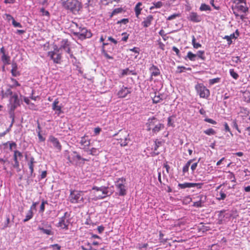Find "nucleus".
I'll use <instances>...</instances> for the list:
<instances>
[{
  "label": "nucleus",
  "instance_id": "nucleus-1",
  "mask_svg": "<svg viewBox=\"0 0 250 250\" xmlns=\"http://www.w3.org/2000/svg\"><path fill=\"white\" fill-rule=\"evenodd\" d=\"M86 191L71 190L69 200L72 204H84L89 202V197L86 195Z\"/></svg>",
  "mask_w": 250,
  "mask_h": 250
},
{
  "label": "nucleus",
  "instance_id": "nucleus-2",
  "mask_svg": "<svg viewBox=\"0 0 250 250\" xmlns=\"http://www.w3.org/2000/svg\"><path fill=\"white\" fill-rule=\"evenodd\" d=\"M62 6L74 14L77 13L82 8L81 3L78 0H66L62 2Z\"/></svg>",
  "mask_w": 250,
  "mask_h": 250
},
{
  "label": "nucleus",
  "instance_id": "nucleus-3",
  "mask_svg": "<svg viewBox=\"0 0 250 250\" xmlns=\"http://www.w3.org/2000/svg\"><path fill=\"white\" fill-rule=\"evenodd\" d=\"M11 107L10 112V118L12 119L10 127H11L15 121V115L14 111L16 108L20 106V101L18 98L17 94L15 93L10 97Z\"/></svg>",
  "mask_w": 250,
  "mask_h": 250
},
{
  "label": "nucleus",
  "instance_id": "nucleus-4",
  "mask_svg": "<svg viewBox=\"0 0 250 250\" xmlns=\"http://www.w3.org/2000/svg\"><path fill=\"white\" fill-rule=\"evenodd\" d=\"M195 89L200 97L207 99L210 96V91L202 83H197Z\"/></svg>",
  "mask_w": 250,
  "mask_h": 250
},
{
  "label": "nucleus",
  "instance_id": "nucleus-5",
  "mask_svg": "<svg viewBox=\"0 0 250 250\" xmlns=\"http://www.w3.org/2000/svg\"><path fill=\"white\" fill-rule=\"evenodd\" d=\"M117 135L118 138L117 139L121 146H126L130 141L129 138V133L125 130H121L119 132L115 134Z\"/></svg>",
  "mask_w": 250,
  "mask_h": 250
},
{
  "label": "nucleus",
  "instance_id": "nucleus-6",
  "mask_svg": "<svg viewBox=\"0 0 250 250\" xmlns=\"http://www.w3.org/2000/svg\"><path fill=\"white\" fill-rule=\"evenodd\" d=\"M126 179L124 177L118 178L115 182V186L119 191L120 196H125L126 194V189L125 186Z\"/></svg>",
  "mask_w": 250,
  "mask_h": 250
},
{
  "label": "nucleus",
  "instance_id": "nucleus-7",
  "mask_svg": "<svg viewBox=\"0 0 250 250\" xmlns=\"http://www.w3.org/2000/svg\"><path fill=\"white\" fill-rule=\"evenodd\" d=\"M48 146L54 148L57 152H60L62 149V146L58 138L53 135H50L48 139Z\"/></svg>",
  "mask_w": 250,
  "mask_h": 250
},
{
  "label": "nucleus",
  "instance_id": "nucleus-8",
  "mask_svg": "<svg viewBox=\"0 0 250 250\" xmlns=\"http://www.w3.org/2000/svg\"><path fill=\"white\" fill-rule=\"evenodd\" d=\"M70 213L67 212H65L63 216L60 218L59 221L57 226L61 228L62 229L67 230L70 223Z\"/></svg>",
  "mask_w": 250,
  "mask_h": 250
},
{
  "label": "nucleus",
  "instance_id": "nucleus-9",
  "mask_svg": "<svg viewBox=\"0 0 250 250\" xmlns=\"http://www.w3.org/2000/svg\"><path fill=\"white\" fill-rule=\"evenodd\" d=\"M73 34L81 39L89 38L92 36V33L90 31H88L86 28L82 27H79L78 29H74Z\"/></svg>",
  "mask_w": 250,
  "mask_h": 250
},
{
  "label": "nucleus",
  "instance_id": "nucleus-10",
  "mask_svg": "<svg viewBox=\"0 0 250 250\" xmlns=\"http://www.w3.org/2000/svg\"><path fill=\"white\" fill-rule=\"evenodd\" d=\"M67 160L71 163L78 164L80 161H88V160L83 158L76 151H72L67 157Z\"/></svg>",
  "mask_w": 250,
  "mask_h": 250
},
{
  "label": "nucleus",
  "instance_id": "nucleus-11",
  "mask_svg": "<svg viewBox=\"0 0 250 250\" xmlns=\"http://www.w3.org/2000/svg\"><path fill=\"white\" fill-rule=\"evenodd\" d=\"M114 50V47L111 44L103 42L102 49V53L107 59H113V58L108 55V53H112Z\"/></svg>",
  "mask_w": 250,
  "mask_h": 250
},
{
  "label": "nucleus",
  "instance_id": "nucleus-12",
  "mask_svg": "<svg viewBox=\"0 0 250 250\" xmlns=\"http://www.w3.org/2000/svg\"><path fill=\"white\" fill-rule=\"evenodd\" d=\"M59 49L58 48H55L53 51H49L48 53V56L53 60L55 63H61L62 59V54L59 53Z\"/></svg>",
  "mask_w": 250,
  "mask_h": 250
},
{
  "label": "nucleus",
  "instance_id": "nucleus-13",
  "mask_svg": "<svg viewBox=\"0 0 250 250\" xmlns=\"http://www.w3.org/2000/svg\"><path fill=\"white\" fill-rule=\"evenodd\" d=\"M108 187H97L96 186H94L92 188V190H95L96 191H100L102 192L103 195H99L97 199H104V198L110 196L113 192V191H111L109 192L108 191Z\"/></svg>",
  "mask_w": 250,
  "mask_h": 250
},
{
  "label": "nucleus",
  "instance_id": "nucleus-14",
  "mask_svg": "<svg viewBox=\"0 0 250 250\" xmlns=\"http://www.w3.org/2000/svg\"><path fill=\"white\" fill-rule=\"evenodd\" d=\"M131 88L123 86L117 92V96L119 98H124L126 97L128 94L131 93Z\"/></svg>",
  "mask_w": 250,
  "mask_h": 250
},
{
  "label": "nucleus",
  "instance_id": "nucleus-15",
  "mask_svg": "<svg viewBox=\"0 0 250 250\" xmlns=\"http://www.w3.org/2000/svg\"><path fill=\"white\" fill-rule=\"evenodd\" d=\"M203 183H184L183 184H179L178 187L181 188H190L196 187L197 188L200 189L202 188Z\"/></svg>",
  "mask_w": 250,
  "mask_h": 250
},
{
  "label": "nucleus",
  "instance_id": "nucleus-16",
  "mask_svg": "<svg viewBox=\"0 0 250 250\" xmlns=\"http://www.w3.org/2000/svg\"><path fill=\"white\" fill-rule=\"evenodd\" d=\"M80 144L83 146V149L84 151H88L87 147L90 146V140L88 139L87 136L84 135L81 138Z\"/></svg>",
  "mask_w": 250,
  "mask_h": 250
},
{
  "label": "nucleus",
  "instance_id": "nucleus-17",
  "mask_svg": "<svg viewBox=\"0 0 250 250\" xmlns=\"http://www.w3.org/2000/svg\"><path fill=\"white\" fill-rule=\"evenodd\" d=\"M157 122L158 120L155 117H152L151 118H148L146 124L147 131H150L152 129V128L155 126V125H156V123Z\"/></svg>",
  "mask_w": 250,
  "mask_h": 250
},
{
  "label": "nucleus",
  "instance_id": "nucleus-18",
  "mask_svg": "<svg viewBox=\"0 0 250 250\" xmlns=\"http://www.w3.org/2000/svg\"><path fill=\"white\" fill-rule=\"evenodd\" d=\"M235 10L246 13L248 11V8L247 7L246 4H240L239 2H237L234 8L233 13L236 16H238V14L236 13Z\"/></svg>",
  "mask_w": 250,
  "mask_h": 250
},
{
  "label": "nucleus",
  "instance_id": "nucleus-19",
  "mask_svg": "<svg viewBox=\"0 0 250 250\" xmlns=\"http://www.w3.org/2000/svg\"><path fill=\"white\" fill-rule=\"evenodd\" d=\"M59 101L58 99L54 100L52 104V109L55 111V113L58 115H60L61 113H63L62 111V107L59 105Z\"/></svg>",
  "mask_w": 250,
  "mask_h": 250
},
{
  "label": "nucleus",
  "instance_id": "nucleus-20",
  "mask_svg": "<svg viewBox=\"0 0 250 250\" xmlns=\"http://www.w3.org/2000/svg\"><path fill=\"white\" fill-rule=\"evenodd\" d=\"M154 20L153 16L149 15L146 18H144V21L142 22V25L145 28L149 27Z\"/></svg>",
  "mask_w": 250,
  "mask_h": 250
},
{
  "label": "nucleus",
  "instance_id": "nucleus-21",
  "mask_svg": "<svg viewBox=\"0 0 250 250\" xmlns=\"http://www.w3.org/2000/svg\"><path fill=\"white\" fill-rule=\"evenodd\" d=\"M188 19L193 22H198L201 21L202 18L197 13L191 12L189 15Z\"/></svg>",
  "mask_w": 250,
  "mask_h": 250
},
{
  "label": "nucleus",
  "instance_id": "nucleus-22",
  "mask_svg": "<svg viewBox=\"0 0 250 250\" xmlns=\"http://www.w3.org/2000/svg\"><path fill=\"white\" fill-rule=\"evenodd\" d=\"M151 78L153 76L157 77L160 75V71L157 66L152 65L149 68Z\"/></svg>",
  "mask_w": 250,
  "mask_h": 250
},
{
  "label": "nucleus",
  "instance_id": "nucleus-23",
  "mask_svg": "<svg viewBox=\"0 0 250 250\" xmlns=\"http://www.w3.org/2000/svg\"><path fill=\"white\" fill-rule=\"evenodd\" d=\"M206 199V196L204 195L200 196V199L199 201L194 202L193 206L197 208H201L204 206Z\"/></svg>",
  "mask_w": 250,
  "mask_h": 250
},
{
  "label": "nucleus",
  "instance_id": "nucleus-24",
  "mask_svg": "<svg viewBox=\"0 0 250 250\" xmlns=\"http://www.w3.org/2000/svg\"><path fill=\"white\" fill-rule=\"evenodd\" d=\"M23 156L22 153L18 150H15L14 154V160L15 162V167H18L19 166V162L18 160V157L21 159Z\"/></svg>",
  "mask_w": 250,
  "mask_h": 250
},
{
  "label": "nucleus",
  "instance_id": "nucleus-25",
  "mask_svg": "<svg viewBox=\"0 0 250 250\" xmlns=\"http://www.w3.org/2000/svg\"><path fill=\"white\" fill-rule=\"evenodd\" d=\"M35 163H36V161H35L34 158L33 157H31L28 162V166L30 169V173L31 176L33 175L34 172V167Z\"/></svg>",
  "mask_w": 250,
  "mask_h": 250
},
{
  "label": "nucleus",
  "instance_id": "nucleus-26",
  "mask_svg": "<svg viewBox=\"0 0 250 250\" xmlns=\"http://www.w3.org/2000/svg\"><path fill=\"white\" fill-rule=\"evenodd\" d=\"M48 228V229H44L43 228L39 227L38 229L41 230L43 233H44L48 235H53V232L52 231L51 227L50 226Z\"/></svg>",
  "mask_w": 250,
  "mask_h": 250
},
{
  "label": "nucleus",
  "instance_id": "nucleus-27",
  "mask_svg": "<svg viewBox=\"0 0 250 250\" xmlns=\"http://www.w3.org/2000/svg\"><path fill=\"white\" fill-rule=\"evenodd\" d=\"M142 5V3L141 2H138L134 8L135 15L137 18H139V15L141 14L142 8L141 6Z\"/></svg>",
  "mask_w": 250,
  "mask_h": 250
},
{
  "label": "nucleus",
  "instance_id": "nucleus-28",
  "mask_svg": "<svg viewBox=\"0 0 250 250\" xmlns=\"http://www.w3.org/2000/svg\"><path fill=\"white\" fill-rule=\"evenodd\" d=\"M18 66L17 64L15 62H13L12 64V69H11V73L12 75L14 77H16L20 75V73L18 71Z\"/></svg>",
  "mask_w": 250,
  "mask_h": 250
},
{
  "label": "nucleus",
  "instance_id": "nucleus-29",
  "mask_svg": "<svg viewBox=\"0 0 250 250\" xmlns=\"http://www.w3.org/2000/svg\"><path fill=\"white\" fill-rule=\"evenodd\" d=\"M164 128V125L162 124L158 123L152 128V131L153 133H157Z\"/></svg>",
  "mask_w": 250,
  "mask_h": 250
},
{
  "label": "nucleus",
  "instance_id": "nucleus-30",
  "mask_svg": "<svg viewBox=\"0 0 250 250\" xmlns=\"http://www.w3.org/2000/svg\"><path fill=\"white\" fill-rule=\"evenodd\" d=\"M193 160H194L193 159H190V160H188L187 162V163L185 164V165L183 167V169H182L183 175H185V174L186 173L188 172L189 167Z\"/></svg>",
  "mask_w": 250,
  "mask_h": 250
},
{
  "label": "nucleus",
  "instance_id": "nucleus-31",
  "mask_svg": "<svg viewBox=\"0 0 250 250\" xmlns=\"http://www.w3.org/2000/svg\"><path fill=\"white\" fill-rule=\"evenodd\" d=\"M86 152L88 154L93 156L98 155L100 152L99 149L95 147H92L90 149H88V151Z\"/></svg>",
  "mask_w": 250,
  "mask_h": 250
},
{
  "label": "nucleus",
  "instance_id": "nucleus-32",
  "mask_svg": "<svg viewBox=\"0 0 250 250\" xmlns=\"http://www.w3.org/2000/svg\"><path fill=\"white\" fill-rule=\"evenodd\" d=\"M196 55L193 54L192 52L189 51L187 53V56L185 57V59L186 60L188 58L191 61H195L196 60Z\"/></svg>",
  "mask_w": 250,
  "mask_h": 250
},
{
  "label": "nucleus",
  "instance_id": "nucleus-33",
  "mask_svg": "<svg viewBox=\"0 0 250 250\" xmlns=\"http://www.w3.org/2000/svg\"><path fill=\"white\" fill-rule=\"evenodd\" d=\"M33 216V211L29 209L26 213L25 219L23 220L24 222H27L30 220Z\"/></svg>",
  "mask_w": 250,
  "mask_h": 250
},
{
  "label": "nucleus",
  "instance_id": "nucleus-34",
  "mask_svg": "<svg viewBox=\"0 0 250 250\" xmlns=\"http://www.w3.org/2000/svg\"><path fill=\"white\" fill-rule=\"evenodd\" d=\"M204 133L207 135L210 136L214 135L215 134H216V132L214 129L212 128H209L204 130Z\"/></svg>",
  "mask_w": 250,
  "mask_h": 250
},
{
  "label": "nucleus",
  "instance_id": "nucleus-35",
  "mask_svg": "<svg viewBox=\"0 0 250 250\" xmlns=\"http://www.w3.org/2000/svg\"><path fill=\"white\" fill-rule=\"evenodd\" d=\"M69 46V44L68 43V40L67 39L62 40L61 42V45L60 47L61 48H62L63 49H65L67 47Z\"/></svg>",
  "mask_w": 250,
  "mask_h": 250
},
{
  "label": "nucleus",
  "instance_id": "nucleus-36",
  "mask_svg": "<svg viewBox=\"0 0 250 250\" xmlns=\"http://www.w3.org/2000/svg\"><path fill=\"white\" fill-rule=\"evenodd\" d=\"M226 194L225 192L222 189L220 191L219 195H217V199L218 200H223L226 197Z\"/></svg>",
  "mask_w": 250,
  "mask_h": 250
},
{
  "label": "nucleus",
  "instance_id": "nucleus-37",
  "mask_svg": "<svg viewBox=\"0 0 250 250\" xmlns=\"http://www.w3.org/2000/svg\"><path fill=\"white\" fill-rule=\"evenodd\" d=\"M199 9L201 11H210L211 10V8L210 7V6L208 5H207L205 3L201 4V5L199 8Z\"/></svg>",
  "mask_w": 250,
  "mask_h": 250
},
{
  "label": "nucleus",
  "instance_id": "nucleus-38",
  "mask_svg": "<svg viewBox=\"0 0 250 250\" xmlns=\"http://www.w3.org/2000/svg\"><path fill=\"white\" fill-rule=\"evenodd\" d=\"M11 81L12 83V84L9 86V87L10 88H15L17 86H21V84L16 79L14 78H11Z\"/></svg>",
  "mask_w": 250,
  "mask_h": 250
},
{
  "label": "nucleus",
  "instance_id": "nucleus-39",
  "mask_svg": "<svg viewBox=\"0 0 250 250\" xmlns=\"http://www.w3.org/2000/svg\"><path fill=\"white\" fill-rule=\"evenodd\" d=\"M1 61L4 64H9L10 57L6 54H3L1 56Z\"/></svg>",
  "mask_w": 250,
  "mask_h": 250
},
{
  "label": "nucleus",
  "instance_id": "nucleus-40",
  "mask_svg": "<svg viewBox=\"0 0 250 250\" xmlns=\"http://www.w3.org/2000/svg\"><path fill=\"white\" fill-rule=\"evenodd\" d=\"M192 44L193 45V47L195 49H197L202 46L201 44L196 42V39L194 36H193L192 38Z\"/></svg>",
  "mask_w": 250,
  "mask_h": 250
},
{
  "label": "nucleus",
  "instance_id": "nucleus-41",
  "mask_svg": "<svg viewBox=\"0 0 250 250\" xmlns=\"http://www.w3.org/2000/svg\"><path fill=\"white\" fill-rule=\"evenodd\" d=\"M163 6V3L161 1H158L153 3V6L150 7V10H152L154 8H160Z\"/></svg>",
  "mask_w": 250,
  "mask_h": 250
},
{
  "label": "nucleus",
  "instance_id": "nucleus-42",
  "mask_svg": "<svg viewBox=\"0 0 250 250\" xmlns=\"http://www.w3.org/2000/svg\"><path fill=\"white\" fill-rule=\"evenodd\" d=\"M205 51L203 50H200L197 52L196 55V57H198L199 58H200L202 60H205L206 57L204 56Z\"/></svg>",
  "mask_w": 250,
  "mask_h": 250
},
{
  "label": "nucleus",
  "instance_id": "nucleus-43",
  "mask_svg": "<svg viewBox=\"0 0 250 250\" xmlns=\"http://www.w3.org/2000/svg\"><path fill=\"white\" fill-rule=\"evenodd\" d=\"M228 173L229 174L228 175V178L231 181V182L235 183L236 179L234 174L232 172L230 171H228Z\"/></svg>",
  "mask_w": 250,
  "mask_h": 250
},
{
  "label": "nucleus",
  "instance_id": "nucleus-44",
  "mask_svg": "<svg viewBox=\"0 0 250 250\" xmlns=\"http://www.w3.org/2000/svg\"><path fill=\"white\" fill-rule=\"evenodd\" d=\"M48 202L46 200H43L42 202V204L40 206V212L43 213L45 210V205L47 204Z\"/></svg>",
  "mask_w": 250,
  "mask_h": 250
},
{
  "label": "nucleus",
  "instance_id": "nucleus-45",
  "mask_svg": "<svg viewBox=\"0 0 250 250\" xmlns=\"http://www.w3.org/2000/svg\"><path fill=\"white\" fill-rule=\"evenodd\" d=\"M220 78H216L212 79H210L209 80V84L210 85H213L214 83H218L220 82Z\"/></svg>",
  "mask_w": 250,
  "mask_h": 250
},
{
  "label": "nucleus",
  "instance_id": "nucleus-46",
  "mask_svg": "<svg viewBox=\"0 0 250 250\" xmlns=\"http://www.w3.org/2000/svg\"><path fill=\"white\" fill-rule=\"evenodd\" d=\"M181 14L180 13H175L169 16L167 18V20L170 21L175 19L177 17H180Z\"/></svg>",
  "mask_w": 250,
  "mask_h": 250
},
{
  "label": "nucleus",
  "instance_id": "nucleus-47",
  "mask_svg": "<svg viewBox=\"0 0 250 250\" xmlns=\"http://www.w3.org/2000/svg\"><path fill=\"white\" fill-rule=\"evenodd\" d=\"M129 51L133 52L137 54V55L135 57V58H137L138 55L140 53V49L138 47H134L133 48L129 49Z\"/></svg>",
  "mask_w": 250,
  "mask_h": 250
},
{
  "label": "nucleus",
  "instance_id": "nucleus-48",
  "mask_svg": "<svg viewBox=\"0 0 250 250\" xmlns=\"http://www.w3.org/2000/svg\"><path fill=\"white\" fill-rule=\"evenodd\" d=\"M186 69L190 70L191 68H186L185 66H178L177 72L179 73H181L185 71V70H186Z\"/></svg>",
  "mask_w": 250,
  "mask_h": 250
},
{
  "label": "nucleus",
  "instance_id": "nucleus-49",
  "mask_svg": "<svg viewBox=\"0 0 250 250\" xmlns=\"http://www.w3.org/2000/svg\"><path fill=\"white\" fill-rule=\"evenodd\" d=\"M230 75L234 79H237L239 76L237 73H236L233 69H230L229 70Z\"/></svg>",
  "mask_w": 250,
  "mask_h": 250
},
{
  "label": "nucleus",
  "instance_id": "nucleus-50",
  "mask_svg": "<svg viewBox=\"0 0 250 250\" xmlns=\"http://www.w3.org/2000/svg\"><path fill=\"white\" fill-rule=\"evenodd\" d=\"M129 70L128 68H126L125 69H123L122 70V73L121 75L120 76V77H123L125 75H127L129 74Z\"/></svg>",
  "mask_w": 250,
  "mask_h": 250
},
{
  "label": "nucleus",
  "instance_id": "nucleus-51",
  "mask_svg": "<svg viewBox=\"0 0 250 250\" xmlns=\"http://www.w3.org/2000/svg\"><path fill=\"white\" fill-rule=\"evenodd\" d=\"M123 11L122 8H118L113 10L112 12V15H116L117 14L121 13Z\"/></svg>",
  "mask_w": 250,
  "mask_h": 250
},
{
  "label": "nucleus",
  "instance_id": "nucleus-52",
  "mask_svg": "<svg viewBox=\"0 0 250 250\" xmlns=\"http://www.w3.org/2000/svg\"><path fill=\"white\" fill-rule=\"evenodd\" d=\"M204 121L207 123L211 124L212 125H216L217 124V122L215 120L208 118H206L204 119Z\"/></svg>",
  "mask_w": 250,
  "mask_h": 250
},
{
  "label": "nucleus",
  "instance_id": "nucleus-53",
  "mask_svg": "<svg viewBox=\"0 0 250 250\" xmlns=\"http://www.w3.org/2000/svg\"><path fill=\"white\" fill-rule=\"evenodd\" d=\"M129 22V20L128 19H123L120 21H119L117 22V24H121L123 23L124 24H126Z\"/></svg>",
  "mask_w": 250,
  "mask_h": 250
},
{
  "label": "nucleus",
  "instance_id": "nucleus-54",
  "mask_svg": "<svg viewBox=\"0 0 250 250\" xmlns=\"http://www.w3.org/2000/svg\"><path fill=\"white\" fill-rule=\"evenodd\" d=\"M79 27H81L78 25V23L73 22L72 24L71 25V28L72 32H73L74 29H78Z\"/></svg>",
  "mask_w": 250,
  "mask_h": 250
},
{
  "label": "nucleus",
  "instance_id": "nucleus-55",
  "mask_svg": "<svg viewBox=\"0 0 250 250\" xmlns=\"http://www.w3.org/2000/svg\"><path fill=\"white\" fill-rule=\"evenodd\" d=\"M161 98L160 97V96H155L152 99L153 103L155 104L158 103L161 100Z\"/></svg>",
  "mask_w": 250,
  "mask_h": 250
},
{
  "label": "nucleus",
  "instance_id": "nucleus-56",
  "mask_svg": "<svg viewBox=\"0 0 250 250\" xmlns=\"http://www.w3.org/2000/svg\"><path fill=\"white\" fill-rule=\"evenodd\" d=\"M158 45H159V47L162 50H164L165 49V44L161 41V40L159 39V40H158Z\"/></svg>",
  "mask_w": 250,
  "mask_h": 250
},
{
  "label": "nucleus",
  "instance_id": "nucleus-57",
  "mask_svg": "<svg viewBox=\"0 0 250 250\" xmlns=\"http://www.w3.org/2000/svg\"><path fill=\"white\" fill-rule=\"evenodd\" d=\"M199 161V160H198V161L197 162L194 163L191 165L190 168L193 172L194 171V170L197 168Z\"/></svg>",
  "mask_w": 250,
  "mask_h": 250
},
{
  "label": "nucleus",
  "instance_id": "nucleus-58",
  "mask_svg": "<svg viewBox=\"0 0 250 250\" xmlns=\"http://www.w3.org/2000/svg\"><path fill=\"white\" fill-rule=\"evenodd\" d=\"M159 34L160 36H161L164 41H166V39H165V37L166 36V33H165V31L163 29H161L159 32Z\"/></svg>",
  "mask_w": 250,
  "mask_h": 250
},
{
  "label": "nucleus",
  "instance_id": "nucleus-59",
  "mask_svg": "<svg viewBox=\"0 0 250 250\" xmlns=\"http://www.w3.org/2000/svg\"><path fill=\"white\" fill-rule=\"evenodd\" d=\"M122 35H124V37L122 38V40L124 42H126L128 39L129 34H127L126 32H124L122 33Z\"/></svg>",
  "mask_w": 250,
  "mask_h": 250
},
{
  "label": "nucleus",
  "instance_id": "nucleus-60",
  "mask_svg": "<svg viewBox=\"0 0 250 250\" xmlns=\"http://www.w3.org/2000/svg\"><path fill=\"white\" fill-rule=\"evenodd\" d=\"M41 12L42 13L43 16H49V13L48 11H46L44 8H42L41 9Z\"/></svg>",
  "mask_w": 250,
  "mask_h": 250
},
{
  "label": "nucleus",
  "instance_id": "nucleus-61",
  "mask_svg": "<svg viewBox=\"0 0 250 250\" xmlns=\"http://www.w3.org/2000/svg\"><path fill=\"white\" fill-rule=\"evenodd\" d=\"M38 136L40 141L43 142L45 141V138L42 135L40 130L38 131Z\"/></svg>",
  "mask_w": 250,
  "mask_h": 250
},
{
  "label": "nucleus",
  "instance_id": "nucleus-62",
  "mask_svg": "<svg viewBox=\"0 0 250 250\" xmlns=\"http://www.w3.org/2000/svg\"><path fill=\"white\" fill-rule=\"evenodd\" d=\"M11 88H12L9 87V88L6 90L5 94L7 95V96H10L11 97L13 95Z\"/></svg>",
  "mask_w": 250,
  "mask_h": 250
},
{
  "label": "nucleus",
  "instance_id": "nucleus-63",
  "mask_svg": "<svg viewBox=\"0 0 250 250\" xmlns=\"http://www.w3.org/2000/svg\"><path fill=\"white\" fill-rule=\"evenodd\" d=\"M12 24L15 27H21V25L20 22H17L15 20L12 21Z\"/></svg>",
  "mask_w": 250,
  "mask_h": 250
},
{
  "label": "nucleus",
  "instance_id": "nucleus-64",
  "mask_svg": "<svg viewBox=\"0 0 250 250\" xmlns=\"http://www.w3.org/2000/svg\"><path fill=\"white\" fill-rule=\"evenodd\" d=\"M172 50L176 53L177 56L179 57L180 56V51L178 48H177L176 46H173Z\"/></svg>",
  "mask_w": 250,
  "mask_h": 250
}]
</instances>
